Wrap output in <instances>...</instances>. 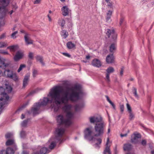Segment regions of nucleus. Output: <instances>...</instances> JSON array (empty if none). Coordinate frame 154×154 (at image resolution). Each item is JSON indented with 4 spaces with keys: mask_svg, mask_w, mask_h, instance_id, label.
<instances>
[{
    "mask_svg": "<svg viewBox=\"0 0 154 154\" xmlns=\"http://www.w3.org/2000/svg\"><path fill=\"white\" fill-rule=\"evenodd\" d=\"M41 0H34V4H38L40 3Z\"/></svg>",
    "mask_w": 154,
    "mask_h": 154,
    "instance_id": "obj_58",
    "label": "nucleus"
},
{
    "mask_svg": "<svg viewBox=\"0 0 154 154\" xmlns=\"http://www.w3.org/2000/svg\"><path fill=\"white\" fill-rule=\"evenodd\" d=\"M5 37V34H3L0 36V40L4 39Z\"/></svg>",
    "mask_w": 154,
    "mask_h": 154,
    "instance_id": "obj_57",
    "label": "nucleus"
},
{
    "mask_svg": "<svg viewBox=\"0 0 154 154\" xmlns=\"http://www.w3.org/2000/svg\"><path fill=\"white\" fill-rule=\"evenodd\" d=\"M126 106H127V107L128 109V112L132 111L131 109V108L130 105H129V104L128 103H127Z\"/></svg>",
    "mask_w": 154,
    "mask_h": 154,
    "instance_id": "obj_47",
    "label": "nucleus"
},
{
    "mask_svg": "<svg viewBox=\"0 0 154 154\" xmlns=\"http://www.w3.org/2000/svg\"><path fill=\"white\" fill-rule=\"evenodd\" d=\"M107 6L108 7L112 8V2H110L107 3Z\"/></svg>",
    "mask_w": 154,
    "mask_h": 154,
    "instance_id": "obj_55",
    "label": "nucleus"
},
{
    "mask_svg": "<svg viewBox=\"0 0 154 154\" xmlns=\"http://www.w3.org/2000/svg\"><path fill=\"white\" fill-rule=\"evenodd\" d=\"M56 145H50L48 149L50 150L51 151L52 149H53L55 147Z\"/></svg>",
    "mask_w": 154,
    "mask_h": 154,
    "instance_id": "obj_50",
    "label": "nucleus"
},
{
    "mask_svg": "<svg viewBox=\"0 0 154 154\" xmlns=\"http://www.w3.org/2000/svg\"><path fill=\"white\" fill-rule=\"evenodd\" d=\"M10 0H0V13L5 16L8 11L6 7L8 5Z\"/></svg>",
    "mask_w": 154,
    "mask_h": 154,
    "instance_id": "obj_4",
    "label": "nucleus"
},
{
    "mask_svg": "<svg viewBox=\"0 0 154 154\" xmlns=\"http://www.w3.org/2000/svg\"><path fill=\"white\" fill-rule=\"evenodd\" d=\"M28 104V103H26L25 104H24V105H23L17 111H20V110H22L23 108H25L26 106Z\"/></svg>",
    "mask_w": 154,
    "mask_h": 154,
    "instance_id": "obj_51",
    "label": "nucleus"
},
{
    "mask_svg": "<svg viewBox=\"0 0 154 154\" xmlns=\"http://www.w3.org/2000/svg\"><path fill=\"white\" fill-rule=\"evenodd\" d=\"M16 48V46L15 45L10 46L7 48L8 49H9L11 51H14L15 50Z\"/></svg>",
    "mask_w": 154,
    "mask_h": 154,
    "instance_id": "obj_42",
    "label": "nucleus"
},
{
    "mask_svg": "<svg viewBox=\"0 0 154 154\" xmlns=\"http://www.w3.org/2000/svg\"><path fill=\"white\" fill-rule=\"evenodd\" d=\"M30 76L29 74H27L25 75L23 82V88H25L28 85Z\"/></svg>",
    "mask_w": 154,
    "mask_h": 154,
    "instance_id": "obj_17",
    "label": "nucleus"
},
{
    "mask_svg": "<svg viewBox=\"0 0 154 154\" xmlns=\"http://www.w3.org/2000/svg\"><path fill=\"white\" fill-rule=\"evenodd\" d=\"M26 67V65L24 64H21L20 67L17 70V72H19L21 70H22L23 69Z\"/></svg>",
    "mask_w": 154,
    "mask_h": 154,
    "instance_id": "obj_41",
    "label": "nucleus"
},
{
    "mask_svg": "<svg viewBox=\"0 0 154 154\" xmlns=\"http://www.w3.org/2000/svg\"><path fill=\"white\" fill-rule=\"evenodd\" d=\"M0 95H2V97L5 98L6 100H8L9 97L6 93H5L4 89L2 87H0Z\"/></svg>",
    "mask_w": 154,
    "mask_h": 154,
    "instance_id": "obj_18",
    "label": "nucleus"
},
{
    "mask_svg": "<svg viewBox=\"0 0 154 154\" xmlns=\"http://www.w3.org/2000/svg\"><path fill=\"white\" fill-rule=\"evenodd\" d=\"M124 70V68L122 67L121 69V70L120 72V75L121 76H122L123 75V71Z\"/></svg>",
    "mask_w": 154,
    "mask_h": 154,
    "instance_id": "obj_52",
    "label": "nucleus"
},
{
    "mask_svg": "<svg viewBox=\"0 0 154 154\" xmlns=\"http://www.w3.org/2000/svg\"><path fill=\"white\" fill-rule=\"evenodd\" d=\"M130 132V131L129 130H128L127 132L125 134H120V137H126L128 135V134Z\"/></svg>",
    "mask_w": 154,
    "mask_h": 154,
    "instance_id": "obj_44",
    "label": "nucleus"
},
{
    "mask_svg": "<svg viewBox=\"0 0 154 154\" xmlns=\"http://www.w3.org/2000/svg\"><path fill=\"white\" fill-rule=\"evenodd\" d=\"M106 61L108 63H113L114 61V57L113 54L108 55L106 57Z\"/></svg>",
    "mask_w": 154,
    "mask_h": 154,
    "instance_id": "obj_23",
    "label": "nucleus"
},
{
    "mask_svg": "<svg viewBox=\"0 0 154 154\" xmlns=\"http://www.w3.org/2000/svg\"><path fill=\"white\" fill-rule=\"evenodd\" d=\"M15 143V142L13 139H9L6 142V144H14Z\"/></svg>",
    "mask_w": 154,
    "mask_h": 154,
    "instance_id": "obj_33",
    "label": "nucleus"
},
{
    "mask_svg": "<svg viewBox=\"0 0 154 154\" xmlns=\"http://www.w3.org/2000/svg\"><path fill=\"white\" fill-rule=\"evenodd\" d=\"M112 12V11L110 10L107 13V15L111 16Z\"/></svg>",
    "mask_w": 154,
    "mask_h": 154,
    "instance_id": "obj_53",
    "label": "nucleus"
},
{
    "mask_svg": "<svg viewBox=\"0 0 154 154\" xmlns=\"http://www.w3.org/2000/svg\"><path fill=\"white\" fill-rule=\"evenodd\" d=\"M38 71L37 70L34 68L32 69V75L33 77H35L37 74Z\"/></svg>",
    "mask_w": 154,
    "mask_h": 154,
    "instance_id": "obj_40",
    "label": "nucleus"
},
{
    "mask_svg": "<svg viewBox=\"0 0 154 154\" xmlns=\"http://www.w3.org/2000/svg\"><path fill=\"white\" fill-rule=\"evenodd\" d=\"M141 135L137 132H134L131 136V140L134 143H138L140 141Z\"/></svg>",
    "mask_w": 154,
    "mask_h": 154,
    "instance_id": "obj_6",
    "label": "nucleus"
},
{
    "mask_svg": "<svg viewBox=\"0 0 154 154\" xmlns=\"http://www.w3.org/2000/svg\"><path fill=\"white\" fill-rule=\"evenodd\" d=\"M41 106V104L39 103H36L34 107L32 108L31 112L34 115L38 114L39 110Z\"/></svg>",
    "mask_w": 154,
    "mask_h": 154,
    "instance_id": "obj_12",
    "label": "nucleus"
},
{
    "mask_svg": "<svg viewBox=\"0 0 154 154\" xmlns=\"http://www.w3.org/2000/svg\"><path fill=\"white\" fill-rule=\"evenodd\" d=\"M106 98L107 100L109 103H110L112 101L110 100L109 97L107 96H106Z\"/></svg>",
    "mask_w": 154,
    "mask_h": 154,
    "instance_id": "obj_62",
    "label": "nucleus"
},
{
    "mask_svg": "<svg viewBox=\"0 0 154 154\" xmlns=\"http://www.w3.org/2000/svg\"><path fill=\"white\" fill-rule=\"evenodd\" d=\"M61 10L62 14L64 16H68L71 14V11L67 6H63L61 8Z\"/></svg>",
    "mask_w": 154,
    "mask_h": 154,
    "instance_id": "obj_11",
    "label": "nucleus"
},
{
    "mask_svg": "<svg viewBox=\"0 0 154 154\" xmlns=\"http://www.w3.org/2000/svg\"><path fill=\"white\" fill-rule=\"evenodd\" d=\"M91 64L93 66L97 67H99L101 66L100 61L97 59L93 60Z\"/></svg>",
    "mask_w": 154,
    "mask_h": 154,
    "instance_id": "obj_22",
    "label": "nucleus"
},
{
    "mask_svg": "<svg viewBox=\"0 0 154 154\" xmlns=\"http://www.w3.org/2000/svg\"><path fill=\"white\" fill-rule=\"evenodd\" d=\"M26 132L25 131L23 130H22L20 132V136L21 138L23 139L25 138L26 136Z\"/></svg>",
    "mask_w": 154,
    "mask_h": 154,
    "instance_id": "obj_31",
    "label": "nucleus"
},
{
    "mask_svg": "<svg viewBox=\"0 0 154 154\" xmlns=\"http://www.w3.org/2000/svg\"><path fill=\"white\" fill-rule=\"evenodd\" d=\"M30 34L29 33H26L24 36V38L27 45L30 44H32L33 43V41L30 37Z\"/></svg>",
    "mask_w": 154,
    "mask_h": 154,
    "instance_id": "obj_14",
    "label": "nucleus"
},
{
    "mask_svg": "<svg viewBox=\"0 0 154 154\" xmlns=\"http://www.w3.org/2000/svg\"><path fill=\"white\" fill-rule=\"evenodd\" d=\"M123 149L124 151L128 152L126 154H135L133 152H130L132 149V145H124Z\"/></svg>",
    "mask_w": 154,
    "mask_h": 154,
    "instance_id": "obj_19",
    "label": "nucleus"
},
{
    "mask_svg": "<svg viewBox=\"0 0 154 154\" xmlns=\"http://www.w3.org/2000/svg\"><path fill=\"white\" fill-rule=\"evenodd\" d=\"M111 104V105L112 106V107L114 109H116V107H115V104H114V103L112 101L110 103H109Z\"/></svg>",
    "mask_w": 154,
    "mask_h": 154,
    "instance_id": "obj_61",
    "label": "nucleus"
},
{
    "mask_svg": "<svg viewBox=\"0 0 154 154\" xmlns=\"http://www.w3.org/2000/svg\"><path fill=\"white\" fill-rule=\"evenodd\" d=\"M96 141L97 143H96V144H100L101 143L102 140L100 138H98L97 139H96L95 138V140L94 141H92V142H95Z\"/></svg>",
    "mask_w": 154,
    "mask_h": 154,
    "instance_id": "obj_46",
    "label": "nucleus"
},
{
    "mask_svg": "<svg viewBox=\"0 0 154 154\" xmlns=\"http://www.w3.org/2000/svg\"><path fill=\"white\" fill-rule=\"evenodd\" d=\"M105 124L103 122L96 124L94 126L95 131L96 132L94 136H99L103 134L104 132Z\"/></svg>",
    "mask_w": 154,
    "mask_h": 154,
    "instance_id": "obj_3",
    "label": "nucleus"
},
{
    "mask_svg": "<svg viewBox=\"0 0 154 154\" xmlns=\"http://www.w3.org/2000/svg\"><path fill=\"white\" fill-rule=\"evenodd\" d=\"M64 133V128L60 127H58L56 130L55 134L58 137H62Z\"/></svg>",
    "mask_w": 154,
    "mask_h": 154,
    "instance_id": "obj_10",
    "label": "nucleus"
},
{
    "mask_svg": "<svg viewBox=\"0 0 154 154\" xmlns=\"http://www.w3.org/2000/svg\"><path fill=\"white\" fill-rule=\"evenodd\" d=\"M62 31L60 32V35L63 38L65 39L68 36V33L67 31L62 29Z\"/></svg>",
    "mask_w": 154,
    "mask_h": 154,
    "instance_id": "obj_24",
    "label": "nucleus"
},
{
    "mask_svg": "<svg viewBox=\"0 0 154 154\" xmlns=\"http://www.w3.org/2000/svg\"><path fill=\"white\" fill-rule=\"evenodd\" d=\"M12 90V88L9 85H6L5 91H7L8 93H10Z\"/></svg>",
    "mask_w": 154,
    "mask_h": 154,
    "instance_id": "obj_34",
    "label": "nucleus"
},
{
    "mask_svg": "<svg viewBox=\"0 0 154 154\" xmlns=\"http://www.w3.org/2000/svg\"><path fill=\"white\" fill-rule=\"evenodd\" d=\"M66 45L67 48L69 49H72L75 47V45L71 42H68L67 43Z\"/></svg>",
    "mask_w": 154,
    "mask_h": 154,
    "instance_id": "obj_29",
    "label": "nucleus"
},
{
    "mask_svg": "<svg viewBox=\"0 0 154 154\" xmlns=\"http://www.w3.org/2000/svg\"><path fill=\"white\" fill-rule=\"evenodd\" d=\"M90 122L91 124L98 123L102 121V119L100 116H92L90 117L89 118Z\"/></svg>",
    "mask_w": 154,
    "mask_h": 154,
    "instance_id": "obj_8",
    "label": "nucleus"
},
{
    "mask_svg": "<svg viewBox=\"0 0 154 154\" xmlns=\"http://www.w3.org/2000/svg\"><path fill=\"white\" fill-rule=\"evenodd\" d=\"M10 79H12L14 81H17L18 80V77L17 75V74L15 73H13L12 75V77L10 78Z\"/></svg>",
    "mask_w": 154,
    "mask_h": 154,
    "instance_id": "obj_36",
    "label": "nucleus"
},
{
    "mask_svg": "<svg viewBox=\"0 0 154 154\" xmlns=\"http://www.w3.org/2000/svg\"><path fill=\"white\" fill-rule=\"evenodd\" d=\"M93 131L92 128H88L85 129L84 131L85 138L89 141H94L95 138L94 135H92Z\"/></svg>",
    "mask_w": 154,
    "mask_h": 154,
    "instance_id": "obj_5",
    "label": "nucleus"
},
{
    "mask_svg": "<svg viewBox=\"0 0 154 154\" xmlns=\"http://www.w3.org/2000/svg\"><path fill=\"white\" fill-rule=\"evenodd\" d=\"M68 103V102L66 104H62L64 105L62 109L66 113L65 118L61 114L58 116L56 118L57 122L59 124L64 125L66 126H69L72 123V120L74 118L73 113L70 111L72 106Z\"/></svg>",
    "mask_w": 154,
    "mask_h": 154,
    "instance_id": "obj_2",
    "label": "nucleus"
},
{
    "mask_svg": "<svg viewBox=\"0 0 154 154\" xmlns=\"http://www.w3.org/2000/svg\"><path fill=\"white\" fill-rule=\"evenodd\" d=\"M28 57L30 59H32L33 57V53L31 52H29Z\"/></svg>",
    "mask_w": 154,
    "mask_h": 154,
    "instance_id": "obj_49",
    "label": "nucleus"
},
{
    "mask_svg": "<svg viewBox=\"0 0 154 154\" xmlns=\"http://www.w3.org/2000/svg\"><path fill=\"white\" fill-rule=\"evenodd\" d=\"M82 93L81 87L79 85L71 87H66L60 90L58 89V87H56L51 89L49 93L51 100L44 97L41 103H38L41 106L45 105L48 102L52 103L51 107L54 108L55 112H57L62 104H66L69 100L72 102L78 100Z\"/></svg>",
    "mask_w": 154,
    "mask_h": 154,
    "instance_id": "obj_1",
    "label": "nucleus"
},
{
    "mask_svg": "<svg viewBox=\"0 0 154 154\" xmlns=\"http://www.w3.org/2000/svg\"><path fill=\"white\" fill-rule=\"evenodd\" d=\"M7 101L8 100H6L4 98L1 97L0 99V111H1V108L5 104Z\"/></svg>",
    "mask_w": 154,
    "mask_h": 154,
    "instance_id": "obj_27",
    "label": "nucleus"
},
{
    "mask_svg": "<svg viewBox=\"0 0 154 154\" xmlns=\"http://www.w3.org/2000/svg\"><path fill=\"white\" fill-rule=\"evenodd\" d=\"M13 73V71L12 70L9 69H6L4 72V76L10 78L12 77V75Z\"/></svg>",
    "mask_w": 154,
    "mask_h": 154,
    "instance_id": "obj_20",
    "label": "nucleus"
},
{
    "mask_svg": "<svg viewBox=\"0 0 154 154\" xmlns=\"http://www.w3.org/2000/svg\"><path fill=\"white\" fill-rule=\"evenodd\" d=\"M23 55V52L20 51H17L14 57V61H18L22 58Z\"/></svg>",
    "mask_w": 154,
    "mask_h": 154,
    "instance_id": "obj_15",
    "label": "nucleus"
},
{
    "mask_svg": "<svg viewBox=\"0 0 154 154\" xmlns=\"http://www.w3.org/2000/svg\"><path fill=\"white\" fill-rule=\"evenodd\" d=\"M110 147V146H108V145H106V146L103 152V154H111Z\"/></svg>",
    "mask_w": 154,
    "mask_h": 154,
    "instance_id": "obj_25",
    "label": "nucleus"
},
{
    "mask_svg": "<svg viewBox=\"0 0 154 154\" xmlns=\"http://www.w3.org/2000/svg\"><path fill=\"white\" fill-rule=\"evenodd\" d=\"M63 54L66 57H71V55L69 54H68L67 53H63Z\"/></svg>",
    "mask_w": 154,
    "mask_h": 154,
    "instance_id": "obj_56",
    "label": "nucleus"
},
{
    "mask_svg": "<svg viewBox=\"0 0 154 154\" xmlns=\"http://www.w3.org/2000/svg\"><path fill=\"white\" fill-rule=\"evenodd\" d=\"M7 46V44L3 42H0V48H3Z\"/></svg>",
    "mask_w": 154,
    "mask_h": 154,
    "instance_id": "obj_43",
    "label": "nucleus"
},
{
    "mask_svg": "<svg viewBox=\"0 0 154 154\" xmlns=\"http://www.w3.org/2000/svg\"><path fill=\"white\" fill-rule=\"evenodd\" d=\"M14 150L12 148L8 147L6 150H3L1 151L2 154H14Z\"/></svg>",
    "mask_w": 154,
    "mask_h": 154,
    "instance_id": "obj_16",
    "label": "nucleus"
},
{
    "mask_svg": "<svg viewBox=\"0 0 154 154\" xmlns=\"http://www.w3.org/2000/svg\"><path fill=\"white\" fill-rule=\"evenodd\" d=\"M107 73H106V80L107 82H109L110 81L109 74L110 73L113 72L114 71V68L112 67H109L106 70Z\"/></svg>",
    "mask_w": 154,
    "mask_h": 154,
    "instance_id": "obj_13",
    "label": "nucleus"
},
{
    "mask_svg": "<svg viewBox=\"0 0 154 154\" xmlns=\"http://www.w3.org/2000/svg\"><path fill=\"white\" fill-rule=\"evenodd\" d=\"M35 58L37 61H39L42 66L45 65V63L43 61V59L42 56L38 55L35 57Z\"/></svg>",
    "mask_w": 154,
    "mask_h": 154,
    "instance_id": "obj_26",
    "label": "nucleus"
},
{
    "mask_svg": "<svg viewBox=\"0 0 154 154\" xmlns=\"http://www.w3.org/2000/svg\"><path fill=\"white\" fill-rule=\"evenodd\" d=\"M58 23L63 28L65 24V21L63 19L61 18L59 19Z\"/></svg>",
    "mask_w": 154,
    "mask_h": 154,
    "instance_id": "obj_28",
    "label": "nucleus"
},
{
    "mask_svg": "<svg viewBox=\"0 0 154 154\" xmlns=\"http://www.w3.org/2000/svg\"><path fill=\"white\" fill-rule=\"evenodd\" d=\"M11 66V62L8 59L0 58V67L3 69L10 67Z\"/></svg>",
    "mask_w": 154,
    "mask_h": 154,
    "instance_id": "obj_7",
    "label": "nucleus"
},
{
    "mask_svg": "<svg viewBox=\"0 0 154 154\" xmlns=\"http://www.w3.org/2000/svg\"><path fill=\"white\" fill-rule=\"evenodd\" d=\"M23 154H29V153L28 152L26 151H23L22 152Z\"/></svg>",
    "mask_w": 154,
    "mask_h": 154,
    "instance_id": "obj_64",
    "label": "nucleus"
},
{
    "mask_svg": "<svg viewBox=\"0 0 154 154\" xmlns=\"http://www.w3.org/2000/svg\"><path fill=\"white\" fill-rule=\"evenodd\" d=\"M51 152L48 148L43 147L40 149L39 150L40 154H48Z\"/></svg>",
    "mask_w": 154,
    "mask_h": 154,
    "instance_id": "obj_21",
    "label": "nucleus"
},
{
    "mask_svg": "<svg viewBox=\"0 0 154 154\" xmlns=\"http://www.w3.org/2000/svg\"><path fill=\"white\" fill-rule=\"evenodd\" d=\"M13 136V134L12 133H8L5 134V137L7 139L12 138Z\"/></svg>",
    "mask_w": 154,
    "mask_h": 154,
    "instance_id": "obj_38",
    "label": "nucleus"
},
{
    "mask_svg": "<svg viewBox=\"0 0 154 154\" xmlns=\"http://www.w3.org/2000/svg\"><path fill=\"white\" fill-rule=\"evenodd\" d=\"M18 33V31H16L15 32H14L11 35V37L14 39L16 38V35Z\"/></svg>",
    "mask_w": 154,
    "mask_h": 154,
    "instance_id": "obj_45",
    "label": "nucleus"
},
{
    "mask_svg": "<svg viewBox=\"0 0 154 154\" xmlns=\"http://www.w3.org/2000/svg\"><path fill=\"white\" fill-rule=\"evenodd\" d=\"M29 120V119H27L26 120L23 121L21 123V126L23 127H26L28 122Z\"/></svg>",
    "mask_w": 154,
    "mask_h": 154,
    "instance_id": "obj_32",
    "label": "nucleus"
},
{
    "mask_svg": "<svg viewBox=\"0 0 154 154\" xmlns=\"http://www.w3.org/2000/svg\"><path fill=\"white\" fill-rule=\"evenodd\" d=\"M120 111L122 113L124 111V106L123 104H121L120 105Z\"/></svg>",
    "mask_w": 154,
    "mask_h": 154,
    "instance_id": "obj_48",
    "label": "nucleus"
},
{
    "mask_svg": "<svg viewBox=\"0 0 154 154\" xmlns=\"http://www.w3.org/2000/svg\"><path fill=\"white\" fill-rule=\"evenodd\" d=\"M111 17V16L107 15L106 18V21L107 22L109 21V20H110V19Z\"/></svg>",
    "mask_w": 154,
    "mask_h": 154,
    "instance_id": "obj_60",
    "label": "nucleus"
},
{
    "mask_svg": "<svg viewBox=\"0 0 154 154\" xmlns=\"http://www.w3.org/2000/svg\"><path fill=\"white\" fill-rule=\"evenodd\" d=\"M133 93L134 94L135 97L137 98H139V96L137 94V89L134 87L133 88V90H132Z\"/></svg>",
    "mask_w": 154,
    "mask_h": 154,
    "instance_id": "obj_35",
    "label": "nucleus"
},
{
    "mask_svg": "<svg viewBox=\"0 0 154 154\" xmlns=\"http://www.w3.org/2000/svg\"><path fill=\"white\" fill-rule=\"evenodd\" d=\"M129 113V119L130 120H132L134 117V115L132 111L128 112Z\"/></svg>",
    "mask_w": 154,
    "mask_h": 154,
    "instance_id": "obj_37",
    "label": "nucleus"
},
{
    "mask_svg": "<svg viewBox=\"0 0 154 154\" xmlns=\"http://www.w3.org/2000/svg\"><path fill=\"white\" fill-rule=\"evenodd\" d=\"M110 51L111 52H114L116 50V46L115 44H112L110 46Z\"/></svg>",
    "mask_w": 154,
    "mask_h": 154,
    "instance_id": "obj_30",
    "label": "nucleus"
},
{
    "mask_svg": "<svg viewBox=\"0 0 154 154\" xmlns=\"http://www.w3.org/2000/svg\"><path fill=\"white\" fill-rule=\"evenodd\" d=\"M106 34L107 35L109 38L111 36L112 38L113 39L115 40L117 37V34L115 33L114 29H107Z\"/></svg>",
    "mask_w": 154,
    "mask_h": 154,
    "instance_id": "obj_9",
    "label": "nucleus"
},
{
    "mask_svg": "<svg viewBox=\"0 0 154 154\" xmlns=\"http://www.w3.org/2000/svg\"><path fill=\"white\" fill-rule=\"evenodd\" d=\"M111 143H112L111 142L109 141V138H108L107 139V141L106 144L107 145V144H110Z\"/></svg>",
    "mask_w": 154,
    "mask_h": 154,
    "instance_id": "obj_63",
    "label": "nucleus"
},
{
    "mask_svg": "<svg viewBox=\"0 0 154 154\" xmlns=\"http://www.w3.org/2000/svg\"><path fill=\"white\" fill-rule=\"evenodd\" d=\"M124 21V18L123 17H121L120 19L119 24L120 25H121Z\"/></svg>",
    "mask_w": 154,
    "mask_h": 154,
    "instance_id": "obj_54",
    "label": "nucleus"
},
{
    "mask_svg": "<svg viewBox=\"0 0 154 154\" xmlns=\"http://www.w3.org/2000/svg\"><path fill=\"white\" fill-rule=\"evenodd\" d=\"M82 106L80 105H79V104L76 105L75 106V110L76 111H79V110H80L81 109V108H82Z\"/></svg>",
    "mask_w": 154,
    "mask_h": 154,
    "instance_id": "obj_39",
    "label": "nucleus"
},
{
    "mask_svg": "<svg viewBox=\"0 0 154 154\" xmlns=\"http://www.w3.org/2000/svg\"><path fill=\"white\" fill-rule=\"evenodd\" d=\"M141 143L142 144H146V140H143Z\"/></svg>",
    "mask_w": 154,
    "mask_h": 154,
    "instance_id": "obj_59",
    "label": "nucleus"
}]
</instances>
